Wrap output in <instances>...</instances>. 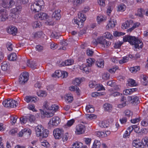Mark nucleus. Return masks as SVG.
Wrapping results in <instances>:
<instances>
[{"mask_svg":"<svg viewBox=\"0 0 148 148\" xmlns=\"http://www.w3.org/2000/svg\"><path fill=\"white\" fill-rule=\"evenodd\" d=\"M18 103L16 101L10 99V108H14L18 105Z\"/></svg>","mask_w":148,"mask_h":148,"instance_id":"2f4dec72","label":"nucleus"},{"mask_svg":"<svg viewBox=\"0 0 148 148\" xmlns=\"http://www.w3.org/2000/svg\"><path fill=\"white\" fill-rule=\"evenodd\" d=\"M49 132L48 130L47 129L43 130L41 134V136L40 137H42L43 138H46L48 135Z\"/></svg>","mask_w":148,"mask_h":148,"instance_id":"c9c22d12","label":"nucleus"},{"mask_svg":"<svg viewBox=\"0 0 148 148\" xmlns=\"http://www.w3.org/2000/svg\"><path fill=\"white\" fill-rule=\"evenodd\" d=\"M144 12L143 9H139L138 10L136 14V16L141 17L143 16Z\"/></svg>","mask_w":148,"mask_h":148,"instance_id":"49530a36","label":"nucleus"},{"mask_svg":"<svg viewBox=\"0 0 148 148\" xmlns=\"http://www.w3.org/2000/svg\"><path fill=\"white\" fill-rule=\"evenodd\" d=\"M44 129V127L41 125H38L36 126L35 128L36 134V136L38 137H40L43 130Z\"/></svg>","mask_w":148,"mask_h":148,"instance_id":"ddd939ff","label":"nucleus"},{"mask_svg":"<svg viewBox=\"0 0 148 148\" xmlns=\"http://www.w3.org/2000/svg\"><path fill=\"white\" fill-rule=\"evenodd\" d=\"M53 77H61L62 78L66 77L68 76V73L64 71H61L60 70L56 71L54 74L52 75Z\"/></svg>","mask_w":148,"mask_h":148,"instance_id":"1a4fd4ad","label":"nucleus"},{"mask_svg":"<svg viewBox=\"0 0 148 148\" xmlns=\"http://www.w3.org/2000/svg\"><path fill=\"white\" fill-rule=\"evenodd\" d=\"M35 2L41 8V9L44 4V2L43 0H36Z\"/></svg>","mask_w":148,"mask_h":148,"instance_id":"13d9d810","label":"nucleus"},{"mask_svg":"<svg viewBox=\"0 0 148 148\" xmlns=\"http://www.w3.org/2000/svg\"><path fill=\"white\" fill-rule=\"evenodd\" d=\"M132 145L136 148H144V144L139 139L137 138L133 140Z\"/></svg>","mask_w":148,"mask_h":148,"instance_id":"9b49d317","label":"nucleus"},{"mask_svg":"<svg viewBox=\"0 0 148 148\" xmlns=\"http://www.w3.org/2000/svg\"><path fill=\"white\" fill-rule=\"evenodd\" d=\"M140 24L139 23H134L131 28H129L127 30V32H131L135 28L138 27Z\"/></svg>","mask_w":148,"mask_h":148,"instance_id":"5fc2aeb1","label":"nucleus"},{"mask_svg":"<svg viewBox=\"0 0 148 148\" xmlns=\"http://www.w3.org/2000/svg\"><path fill=\"white\" fill-rule=\"evenodd\" d=\"M17 32V29L14 26H12L10 27V34L13 36H15Z\"/></svg>","mask_w":148,"mask_h":148,"instance_id":"393cba45","label":"nucleus"},{"mask_svg":"<svg viewBox=\"0 0 148 148\" xmlns=\"http://www.w3.org/2000/svg\"><path fill=\"white\" fill-rule=\"evenodd\" d=\"M69 90L71 91H76L77 95H79V91L80 90L79 88L77 86H72L69 87Z\"/></svg>","mask_w":148,"mask_h":148,"instance_id":"72a5a7b5","label":"nucleus"},{"mask_svg":"<svg viewBox=\"0 0 148 148\" xmlns=\"http://www.w3.org/2000/svg\"><path fill=\"white\" fill-rule=\"evenodd\" d=\"M78 18H75L72 20V23L74 24H76L78 27L79 28L82 27L83 25L84 21L86 20V17L84 15L82 12H79L78 14Z\"/></svg>","mask_w":148,"mask_h":148,"instance_id":"f03ea898","label":"nucleus"},{"mask_svg":"<svg viewBox=\"0 0 148 148\" xmlns=\"http://www.w3.org/2000/svg\"><path fill=\"white\" fill-rule=\"evenodd\" d=\"M110 76V75L109 73H104L102 75V78L104 80H107L109 79Z\"/></svg>","mask_w":148,"mask_h":148,"instance_id":"0e129e2a","label":"nucleus"},{"mask_svg":"<svg viewBox=\"0 0 148 148\" xmlns=\"http://www.w3.org/2000/svg\"><path fill=\"white\" fill-rule=\"evenodd\" d=\"M97 19L98 23H99L102 21H106V17L105 16H103L99 14L97 16Z\"/></svg>","mask_w":148,"mask_h":148,"instance_id":"c756f323","label":"nucleus"},{"mask_svg":"<svg viewBox=\"0 0 148 148\" xmlns=\"http://www.w3.org/2000/svg\"><path fill=\"white\" fill-rule=\"evenodd\" d=\"M66 100L69 103L71 102L73 100V97L70 94H67L65 97Z\"/></svg>","mask_w":148,"mask_h":148,"instance_id":"ea45409f","label":"nucleus"},{"mask_svg":"<svg viewBox=\"0 0 148 148\" xmlns=\"http://www.w3.org/2000/svg\"><path fill=\"white\" fill-rule=\"evenodd\" d=\"M60 122L61 120L59 117L54 116L50 119L48 124L51 127H55L57 126Z\"/></svg>","mask_w":148,"mask_h":148,"instance_id":"0eeeda50","label":"nucleus"},{"mask_svg":"<svg viewBox=\"0 0 148 148\" xmlns=\"http://www.w3.org/2000/svg\"><path fill=\"white\" fill-rule=\"evenodd\" d=\"M75 122L74 119H72L68 121L66 124H65L64 127L65 128H67L71 126Z\"/></svg>","mask_w":148,"mask_h":148,"instance_id":"4c0bfd02","label":"nucleus"},{"mask_svg":"<svg viewBox=\"0 0 148 148\" xmlns=\"http://www.w3.org/2000/svg\"><path fill=\"white\" fill-rule=\"evenodd\" d=\"M28 121V119L27 117V116H23L20 118V121L21 124L26 123Z\"/></svg>","mask_w":148,"mask_h":148,"instance_id":"4d7b16f0","label":"nucleus"},{"mask_svg":"<svg viewBox=\"0 0 148 148\" xmlns=\"http://www.w3.org/2000/svg\"><path fill=\"white\" fill-rule=\"evenodd\" d=\"M120 101L121 103L117 105L118 107L119 108H122L126 106L127 101L126 98L124 96H122L121 97Z\"/></svg>","mask_w":148,"mask_h":148,"instance_id":"4468645a","label":"nucleus"},{"mask_svg":"<svg viewBox=\"0 0 148 148\" xmlns=\"http://www.w3.org/2000/svg\"><path fill=\"white\" fill-rule=\"evenodd\" d=\"M17 58V56L15 53H13L10 54V61H14L16 60Z\"/></svg>","mask_w":148,"mask_h":148,"instance_id":"864d4df0","label":"nucleus"},{"mask_svg":"<svg viewBox=\"0 0 148 148\" xmlns=\"http://www.w3.org/2000/svg\"><path fill=\"white\" fill-rule=\"evenodd\" d=\"M82 70L86 73H88L90 71V69L88 66H86V64L83 65L82 66Z\"/></svg>","mask_w":148,"mask_h":148,"instance_id":"774afa93","label":"nucleus"},{"mask_svg":"<svg viewBox=\"0 0 148 148\" xmlns=\"http://www.w3.org/2000/svg\"><path fill=\"white\" fill-rule=\"evenodd\" d=\"M101 145V143L99 140H95L92 148H99Z\"/></svg>","mask_w":148,"mask_h":148,"instance_id":"58836bf2","label":"nucleus"},{"mask_svg":"<svg viewBox=\"0 0 148 148\" xmlns=\"http://www.w3.org/2000/svg\"><path fill=\"white\" fill-rule=\"evenodd\" d=\"M96 64L99 67L103 68L104 65L103 60L102 59L98 60L96 62Z\"/></svg>","mask_w":148,"mask_h":148,"instance_id":"f704fd0d","label":"nucleus"},{"mask_svg":"<svg viewBox=\"0 0 148 148\" xmlns=\"http://www.w3.org/2000/svg\"><path fill=\"white\" fill-rule=\"evenodd\" d=\"M28 121L29 120L31 122H33L35 120V117L33 115H29L27 116Z\"/></svg>","mask_w":148,"mask_h":148,"instance_id":"680f3d73","label":"nucleus"},{"mask_svg":"<svg viewBox=\"0 0 148 148\" xmlns=\"http://www.w3.org/2000/svg\"><path fill=\"white\" fill-rule=\"evenodd\" d=\"M27 65L32 68H36L37 66V64L35 61L27 60Z\"/></svg>","mask_w":148,"mask_h":148,"instance_id":"4be33fe9","label":"nucleus"},{"mask_svg":"<svg viewBox=\"0 0 148 148\" xmlns=\"http://www.w3.org/2000/svg\"><path fill=\"white\" fill-rule=\"evenodd\" d=\"M86 66L88 67L92 66V65L94 64L95 62V60L94 59L91 58H89L86 60Z\"/></svg>","mask_w":148,"mask_h":148,"instance_id":"c85d7f7f","label":"nucleus"},{"mask_svg":"<svg viewBox=\"0 0 148 148\" xmlns=\"http://www.w3.org/2000/svg\"><path fill=\"white\" fill-rule=\"evenodd\" d=\"M83 146L82 143L80 142H76L74 143L72 146L73 148H81Z\"/></svg>","mask_w":148,"mask_h":148,"instance_id":"37998d69","label":"nucleus"},{"mask_svg":"<svg viewBox=\"0 0 148 148\" xmlns=\"http://www.w3.org/2000/svg\"><path fill=\"white\" fill-rule=\"evenodd\" d=\"M60 10L58 9L56 10L52 14V17L56 20H59L61 17L60 14Z\"/></svg>","mask_w":148,"mask_h":148,"instance_id":"2eb2a0df","label":"nucleus"},{"mask_svg":"<svg viewBox=\"0 0 148 148\" xmlns=\"http://www.w3.org/2000/svg\"><path fill=\"white\" fill-rule=\"evenodd\" d=\"M45 34L42 32H38L35 34L34 36L36 38L44 37Z\"/></svg>","mask_w":148,"mask_h":148,"instance_id":"bf43d9fd","label":"nucleus"},{"mask_svg":"<svg viewBox=\"0 0 148 148\" xmlns=\"http://www.w3.org/2000/svg\"><path fill=\"white\" fill-rule=\"evenodd\" d=\"M37 4L35 1L32 3L31 6V9L32 10L35 12H38L41 10V8Z\"/></svg>","mask_w":148,"mask_h":148,"instance_id":"f3484780","label":"nucleus"},{"mask_svg":"<svg viewBox=\"0 0 148 148\" xmlns=\"http://www.w3.org/2000/svg\"><path fill=\"white\" fill-rule=\"evenodd\" d=\"M41 25V23L39 21H34L32 23V26L34 28L40 27Z\"/></svg>","mask_w":148,"mask_h":148,"instance_id":"de8ad7c7","label":"nucleus"},{"mask_svg":"<svg viewBox=\"0 0 148 148\" xmlns=\"http://www.w3.org/2000/svg\"><path fill=\"white\" fill-rule=\"evenodd\" d=\"M24 100L27 103L29 102L35 103L37 101L36 98L31 96H26Z\"/></svg>","mask_w":148,"mask_h":148,"instance_id":"6ab92c4d","label":"nucleus"},{"mask_svg":"<svg viewBox=\"0 0 148 148\" xmlns=\"http://www.w3.org/2000/svg\"><path fill=\"white\" fill-rule=\"evenodd\" d=\"M141 125L144 127H146L148 125V120L147 119H145L143 120L141 122Z\"/></svg>","mask_w":148,"mask_h":148,"instance_id":"69168bd1","label":"nucleus"},{"mask_svg":"<svg viewBox=\"0 0 148 148\" xmlns=\"http://www.w3.org/2000/svg\"><path fill=\"white\" fill-rule=\"evenodd\" d=\"M96 42V44H99L101 47L105 48H109L111 44L110 42L106 40L103 36L98 37Z\"/></svg>","mask_w":148,"mask_h":148,"instance_id":"20e7f679","label":"nucleus"},{"mask_svg":"<svg viewBox=\"0 0 148 148\" xmlns=\"http://www.w3.org/2000/svg\"><path fill=\"white\" fill-rule=\"evenodd\" d=\"M52 105V104L50 102L45 101L44 103L43 108L45 110L49 111Z\"/></svg>","mask_w":148,"mask_h":148,"instance_id":"a878e982","label":"nucleus"},{"mask_svg":"<svg viewBox=\"0 0 148 148\" xmlns=\"http://www.w3.org/2000/svg\"><path fill=\"white\" fill-rule=\"evenodd\" d=\"M83 81V78L77 77L75 78L72 81V83L76 86L79 85Z\"/></svg>","mask_w":148,"mask_h":148,"instance_id":"b1692460","label":"nucleus"},{"mask_svg":"<svg viewBox=\"0 0 148 148\" xmlns=\"http://www.w3.org/2000/svg\"><path fill=\"white\" fill-rule=\"evenodd\" d=\"M129 60V57L125 56L121 60H119V63L120 64H123L127 62Z\"/></svg>","mask_w":148,"mask_h":148,"instance_id":"8fccbe9b","label":"nucleus"},{"mask_svg":"<svg viewBox=\"0 0 148 148\" xmlns=\"http://www.w3.org/2000/svg\"><path fill=\"white\" fill-rule=\"evenodd\" d=\"M123 40L125 42L128 41L130 44L134 45L136 48H142L143 47L142 41L135 37L125 36L123 37Z\"/></svg>","mask_w":148,"mask_h":148,"instance_id":"f257e3e1","label":"nucleus"},{"mask_svg":"<svg viewBox=\"0 0 148 148\" xmlns=\"http://www.w3.org/2000/svg\"><path fill=\"white\" fill-rule=\"evenodd\" d=\"M103 36L104 37L108 39H112L113 37L112 35L109 32L105 33Z\"/></svg>","mask_w":148,"mask_h":148,"instance_id":"3c124183","label":"nucleus"},{"mask_svg":"<svg viewBox=\"0 0 148 148\" xmlns=\"http://www.w3.org/2000/svg\"><path fill=\"white\" fill-rule=\"evenodd\" d=\"M85 127L84 125L81 124L78 125L76 127L75 133L77 134H80L84 133Z\"/></svg>","mask_w":148,"mask_h":148,"instance_id":"9d476101","label":"nucleus"},{"mask_svg":"<svg viewBox=\"0 0 148 148\" xmlns=\"http://www.w3.org/2000/svg\"><path fill=\"white\" fill-rule=\"evenodd\" d=\"M29 79L28 74L27 72L22 73L20 75L18 78L19 83L22 84H24L26 83Z\"/></svg>","mask_w":148,"mask_h":148,"instance_id":"423d86ee","label":"nucleus"},{"mask_svg":"<svg viewBox=\"0 0 148 148\" xmlns=\"http://www.w3.org/2000/svg\"><path fill=\"white\" fill-rule=\"evenodd\" d=\"M1 67L2 70L3 71H7L9 69V64L5 61L3 62L1 64Z\"/></svg>","mask_w":148,"mask_h":148,"instance_id":"a211bd4d","label":"nucleus"},{"mask_svg":"<svg viewBox=\"0 0 148 148\" xmlns=\"http://www.w3.org/2000/svg\"><path fill=\"white\" fill-rule=\"evenodd\" d=\"M22 7L21 6H16V8L12 9L11 10L10 14V19L13 21H15V20L18 16V14L20 13Z\"/></svg>","mask_w":148,"mask_h":148,"instance_id":"7ed1b4c3","label":"nucleus"},{"mask_svg":"<svg viewBox=\"0 0 148 148\" xmlns=\"http://www.w3.org/2000/svg\"><path fill=\"white\" fill-rule=\"evenodd\" d=\"M74 62V60L73 59H68L62 62L61 65L62 66H69L73 65Z\"/></svg>","mask_w":148,"mask_h":148,"instance_id":"412c9836","label":"nucleus"},{"mask_svg":"<svg viewBox=\"0 0 148 148\" xmlns=\"http://www.w3.org/2000/svg\"><path fill=\"white\" fill-rule=\"evenodd\" d=\"M2 104L4 108L9 109V99L8 98L3 100L2 102Z\"/></svg>","mask_w":148,"mask_h":148,"instance_id":"e433bc0d","label":"nucleus"},{"mask_svg":"<svg viewBox=\"0 0 148 148\" xmlns=\"http://www.w3.org/2000/svg\"><path fill=\"white\" fill-rule=\"evenodd\" d=\"M124 113L125 116L129 117L132 116L133 114L132 112L128 110H125Z\"/></svg>","mask_w":148,"mask_h":148,"instance_id":"052dcab7","label":"nucleus"},{"mask_svg":"<svg viewBox=\"0 0 148 148\" xmlns=\"http://www.w3.org/2000/svg\"><path fill=\"white\" fill-rule=\"evenodd\" d=\"M140 69V67L139 66H135L132 67L130 68V71L134 73H136V72L139 71Z\"/></svg>","mask_w":148,"mask_h":148,"instance_id":"a18cd8bd","label":"nucleus"},{"mask_svg":"<svg viewBox=\"0 0 148 148\" xmlns=\"http://www.w3.org/2000/svg\"><path fill=\"white\" fill-rule=\"evenodd\" d=\"M86 111L88 112L92 113L94 112V109L91 105L87 106L86 108Z\"/></svg>","mask_w":148,"mask_h":148,"instance_id":"c03bdc74","label":"nucleus"},{"mask_svg":"<svg viewBox=\"0 0 148 148\" xmlns=\"http://www.w3.org/2000/svg\"><path fill=\"white\" fill-rule=\"evenodd\" d=\"M18 117L15 115H11L10 116V119L11 120V123L12 125L15 124V123H16L17 119H18Z\"/></svg>","mask_w":148,"mask_h":148,"instance_id":"79ce46f5","label":"nucleus"},{"mask_svg":"<svg viewBox=\"0 0 148 148\" xmlns=\"http://www.w3.org/2000/svg\"><path fill=\"white\" fill-rule=\"evenodd\" d=\"M97 84L95 82L91 81L89 83V86L91 88H96Z\"/></svg>","mask_w":148,"mask_h":148,"instance_id":"338daca9","label":"nucleus"},{"mask_svg":"<svg viewBox=\"0 0 148 148\" xmlns=\"http://www.w3.org/2000/svg\"><path fill=\"white\" fill-rule=\"evenodd\" d=\"M48 17L47 14L44 12L38 13L36 14L34 16V17L35 19L39 20H45L47 19Z\"/></svg>","mask_w":148,"mask_h":148,"instance_id":"f8f14e48","label":"nucleus"},{"mask_svg":"<svg viewBox=\"0 0 148 148\" xmlns=\"http://www.w3.org/2000/svg\"><path fill=\"white\" fill-rule=\"evenodd\" d=\"M58 108L59 107L58 105L55 104L52 105L49 111H46L45 112L43 111L41 112V113L45 115L46 117L50 118L53 116L54 113L58 110Z\"/></svg>","mask_w":148,"mask_h":148,"instance_id":"39448f33","label":"nucleus"},{"mask_svg":"<svg viewBox=\"0 0 148 148\" xmlns=\"http://www.w3.org/2000/svg\"><path fill=\"white\" fill-rule=\"evenodd\" d=\"M99 125L101 127L107 128L108 127L109 124L107 121L104 120L100 122Z\"/></svg>","mask_w":148,"mask_h":148,"instance_id":"7c9ffc66","label":"nucleus"},{"mask_svg":"<svg viewBox=\"0 0 148 148\" xmlns=\"http://www.w3.org/2000/svg\"><path fill=\"white\" fill-rule=\"evenodd\" d=\"M37 94L39 97H44L47 96V93L45 91H41L38 92Z\"/></svg>","mask_w":148,"mask_h":148,"instance_id":"6e6d98bb","label":"nucleus"},{"mask_svg":"<svg viewBox=\"0 0 148 148\" xmlns=\"http://www.w3.org/2000/svg\"><path fill=\"white\" fill-rule=\"evenodd\" d=\"M0 3L4 8H7L8 4L7 0H0Z\"/></svg>","mask_w":148,"mask_h":148,"instance_id":"09e8293b","label":"nucleus"},{"mask_svg":"<svg viewBox=\"0 0 148 148\" xmlns=\"http://www.w3.org/2000/svg\"><path fill=\"white\" fill-rule=\"evenodd\" d=\"M116 23V21L115 19L111 18L109 21V23L108 24L106 27H108V28H113L115 27Z\"/></svg>","mask_w":148,"mask_h":148,"instance_id":"aec40b11","label":"nucleus"},{"mask_svg":"<svg viewBox=\"0 0 148 148\" xmlns=\"http://www.w3.org/2000/svg\"><path fill=\"white\" fill-rule=\"evenodd\" d=\"M1 21H4L6 19L8 18V15H5L6 13V10L5 9H2L1 10Z\"/></svg>","mask_w":148,"mask_h":148,"instance_id":"cd10ccee","label":"nucleus"},{"mask_svg":"<svg viewBox=\"0 0 148 148\" xmlns=\"http://www.w3.org/2000/svg\"><path fill=\"white\" fill-rule=\"evenodd\" d=\"M141 81L142 83L144 85L148 84V77L144 75H142L141 76Z\"/></svg>","mask_w":148,"mask_h":148,"instance_id":"5701e85b","label":"nucleus"},{"mask_svg":"<svg viewBox=\"0 0 148 148\" xmlns=\"http://www.w3.org/2000/svg\"><path fill=\"white\" fill-rule=\"evenodd\" d=\"M96 88L98 91L105 90V89L102 84H97L96 87Z\"/></svg>","mask_w":148,"mask_h":148,"instance_id":"e2e57ef3","label":"nucleus"},{"mask_svg":"<svg viewBox=\"0 0 148 148\" xmlns=\"http://www.w3.org/2000/svg\"><path fill=\"white\" fill-rule=\"evenodd\" d=\"M126 9V6L123 4H120L118 5L117 7L118 11L123 12L125 11Z\"/></svg>","mask_w":148,"mask_h":148,"instance_id":"473e14b6","label":"nucleus"},{"mask_svg":"<svg viewBox=\"0 0 148 148\" xmlns=\"http://www.w3.org/2000/svg\"><path fill=\"white\" fill-rule=\"evenodd\" d=\"M137 90L136 88H132L127 89L124 90L123 92V93L124 95H127L131 94L134 91Z\"/></svg>","mask_w":148,"mask_h":148,"instance_id":"bb28decb","label":"nucleus"},{"mask_svg":"<svg viewBox=\"0 0 148 148\" xmlns=\"http://www.w3.org/2000/svg\"><path fill=\"white\" fill-rule=\"evenodd\" d=\"M103 107L105 110L109 111L111 110L112 106L111 104L109 103H106L104 105Z\"/></svg>","mask_w":148,"mask_h":148,"instance_id":"a19ab883","label":"nucleus"},{"mask_svg":"<svg viewBox=\"0 0 148 148\" xmlns=\"http://www.w3.org/2000/svg\"><path fill=\"white\" fill-rule=\"evenodd\" d=\"M128 99L131 101V102L133 104L138 103H140L139 98L136 96H128Z\"/></svg>","mask_w":148,"mask_h":148,"instance_id":"dca6fc26","label":"nucleus"},{"mask_svg":"<svg viewBox=\"0 0 148 148\" xmlns=\"http://www.w3.org/2000/svg\"><path fill=\"white\" fill-rule=\"evenodd\" d=\"M63 134L64 131L62 129L56 128L53 131V135L56 139H60Z\"/></svg>","mask_w":148,"mask_h":148,"instance_id":"6e6552de","label":"nucleus"},{"mask_svg":"<svg viewBox=\"0 0 148 148\" xmlns=\"http://www.w3.org/2000/svg\"><path fill=\"white\" fill-rule=\"evenodd\" d=\"M130 23L128 21H126L123 23L121 26V28L123 29H126L130 27Z\"/></svg>","mask_w":148,"mask_h":148,"instance_id":"603ef678","label":"nucleus"}]
</instances>
